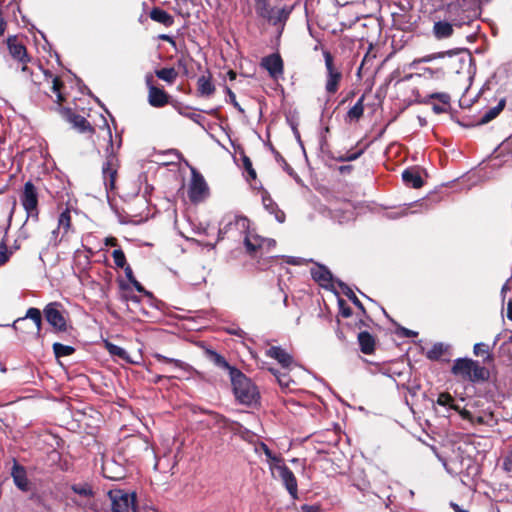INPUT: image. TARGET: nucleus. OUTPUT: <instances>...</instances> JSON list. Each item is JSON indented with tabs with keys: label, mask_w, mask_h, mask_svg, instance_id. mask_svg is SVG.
<instances>
[{
	"label": "nucleus",
	"mask_w": 512,
	"mask_h": 512,
	"mask_svg": "<svg viewBox=\"0 0 512 512\" xmlns=\"http://www.w3.org/2000/svg\"><path fill=\"white\" fill-rule=\"evenodd\" d=\"M234 224L240 234L244 235V245L250 254L269 253L271 248L276 245L275 240L263 238L250 231V221L246 217H234Z\"/></svg>",
	"instance_id": "nucleus-1"
},
{
	"label": "nucleus",
	"mask_w": 512,
	"mask_h": 512,
	"mask_svg": "<svg viewBox=\"0 0 512 512\" xmlns=\"http://www.w3.org/2000/svg\"><path fill=\"white\" fill-rule=\"evenodd\" d=\"M451 373L460 381L482 383L489 379V370L478 361L470 358H457L453 361Z\"/></svg>",
	"instance_id": "nucleus-2"
},
{
	"label": "nucleus",
	"mask_w": 512,
	"mask_h": 512,
	"mask_svg": "<svg viewBox=\"0 0 512 512\" xmlns=\"http://www.w3.org/2000/svg\"><path fill=\"white\" fill-rule=\"evenodd\" d=\"M231 380L234 395L239 403L247 406H253L258 403L260 396L257 387L242 372L232 370Z\"/></svg>",
	"instance_id": "nucleus-3"
},
{
	"label": "nucleus",
	"mask_w": 512,
	"mask_h": 512,
	"mask_svg": "<svg viewBox=\"0 0 512 512\" xmlns=\"http://www.w3.org/2000/svg\"><path fill=\"white\" fill-rule=\"evenodd\" d=\"M7 47L9 50V54L11 57L18 61L21 65V71L26 75L27 79H30L33 83L38 82V78L42 73L40 67L38 68V73H34L31 68L27 65L31 61L27 54L26 47L24 46L22 40H20L17 36L9 37L7 40Z\"/></svg>",
	"instance_id": "nucleus-4"
},
{
	"label": "nucleus",
	"mask_w": 512,
	"mask_h": 512,
	"mask_svg": "<svg viewBox=\"0 0 512 512\" xmlns=\"http://www.w3.org/2000/svg\"><path fill=\"white\" fill-rule=\"evenodd\" d=\"M322 54L327 72L325 90L328 94H335L342 80V73L335 67L334 58L328 50L323 49Z\"/></svg>",
	"instance_id": "nucleus-5"
},
{
	"label": "nucleus",
	"mask_w": 512,
	"mask_h": 512,
	"mask_svg": "<svg viewBox=\"0 0 512 512\" xmlns=\"http://www.w3.org/2000/svg\"><path fill=\"white\" fill-rule=\"evenodd\" d=\"M270 470L275 478L281 480V482L286 487L287 491L292 496V498H296L298 492V485L296 477L293 474V472L285 464H283L282 461L276 464L271 463Z\"/></svg>",
	"instance_id": "nucleus-6"
},
{
	"label": "nucleus",
	"mask_w": 512,
	"mask_h": 512,
	"mask_svg": "<svg viewBox=\"0 0 512 512\" xmlns=\"http://www.w3.org/2000/svg\"><path fill=\"white\" fill-rule=\"evenodd\" d=\"M112 512H135V494L123 490L109 492Z\"/></svg>",
	"instance_id": "nucleus-7"
},
{
	"label": "nucleus",
	"mask_w": 512,
	"mask_h": 512,
	"mask_svg": "<svg viewBox=\"0 0 512 512\" xmlns=\"http://www.w3.org/2000/svg\"><path fill=\"white\" fill-rule=\"evenodd\" d=\"M61 307L62 305L59 302H51L43 310L46 321L57 332H65L67 330V322L60 309Z\"/></svg>",
	"instance_id": "nucleus-8"
},
{
	"label": "nucleus",
	"mask_w": 512,
	"mask_h": 512,
	"mask_svg": "<svg viewBox=\"0 0 512 512\" xmlns=\"http://www.w3.org/2000/svg\"><path fill=\"white\" fill-rule=\"evenodd\" d=\"M439 57L446 58L445 68L455 73H460L465 65L472 60L470 56L465 55L459 49L439 52Z\"/></svg>",
	"instance_id": "nucleus-9"
},
{
	"label": "nucleus",
	"mask_w": 512,
	"mask_h": 512,
	"mask_svg": "<svg viewBox=\"0 0 512 512\" xmlns=\"http://www.w3.org/2000/svg\"><path fill=\"white\" fill-rule=\"evenodd\" d=\"M21 202L25 211L27 212L28 217L36 219L38 217V196L36 188L31 182H27L25 184L21 196Z\"/></svg>",
	"instance_id": "nucleus-10"
},
{
	"label": "nucleus",
	"mask_w": 512,
	"mask_h": 512,
	"mask_svg": "<svg viewBox=\"0 0 512 512\" xmlns=\"http://www.w3.org/2000/svg\"><path fill=\"white\" fill-rule=\"evenodd\" d=\"M208 195V186L203 176L192 170V178L189 186V198L192 202L198 203Z\"/></svg>",
	"instance_id": "nucleus-11"
},
{
	"label": "nucleus",
	"mask_w": 512,
	"mask_h": 512,
	"mask_svg": "<svg viewBox=\"0 0 512 512\" xmlns=\"http://www.w3.org/2000/svg\"><path fill=\"white\" fill-rule=\"evenodd\" d=\"M118 158L113 153H109L102 167V174L106 190L115 188V180L118 170Z\"/></svg>",
	"instance_id": "nucleus-12"
},
{
	"label": "nucleus",
	"mask_w": 512,
	"mask_h": 512,
	"mask_svg": "<svg viewBox=\"0 0 512 512\" xmlns=\"http://www.w3.org/2000/svg\"><path fill=\"white\" fill-rule=\"evenodd\" d=\"M266 355L275 359L284 370H291L295 365L292 355L279 346H271L266 350Z\"/></svg>",
	"instance_id": "nucleus-13"
},
{
	"label": "nucleus",
	"mask_w": 512,
	"mask_h": 512,
	"mask_svg": "<svg viewBox=\"0 0 512 512\" xmlns=\"http://www.w3.org/2000/svg\"><path fill=\"white\" fill-rule=\"evenodd\" d=\"M261 65L274 79H278L283 75V61L279 54H271L267 57H264L262 59Z\"/></svg>",
	"instance_id": "nucleus-14"
},
{
	"label": "nucleus",
	"mask_w": 512,
	"mask_h": 512,
	"mask_svg": "<svg viewBox=\"0 0 512 512\" xmlns=\"http://www.w3.org/2000/svg\"><path fill=\"white\" fill-rule=\"evenodd\" d=\"M153 357L158 361V362H161V363H164V364H168L171 366V368L177 372H179V374H175L173 375L172 377L173 378H181L183 376V374L185 373H190L192 368L189 364L181 361V360H178V359H174V358H168L160 353H155L153 355Z\"/></svg>",
	"instance_id": "nucleus-15"
},
{
	"label": "nucleus",
	"mask_w": 512,
	"mask_h": 512,
	"mask_svg": "<svg viewBox=\"0 0 512 512\" xmlns=\"http://www.w3.org/2000/svg\"><path fill=\"white\" fill-rule=\"evenodd\" d=\"M11 476L15 485L22 491H28L30 482L27 478L26 470L23 466L19 465L15 460L11 469Z\"/></svg>",
	"instance_id": "nucleus-16"
},
{
	"label": "nucleus",
	"mask_w": 512,
	"mask_h": 512,
	"mask_svg": "<svg viewBox=\"0 0 512 512\" xmlns=\"http://www.w3.org/2000/svg\"><path fill=\"white\" fill-rule=\"evenodd\" d=\"M149 85L148 102L153 107H163L168 103V95L163 89L157 88L150 84V80L147 79Z\"/></svg>",
	"instance_id": "nucleus-17"
},
{
	"label": "nucleus",
	"mask_w": 512,
	"mask_h": 512,
	"mask_svg": "<svg viewBox=\"0 0 512 512\" xmlns=\"http://www.w3.org/2000/svg\"><path fill=\"white\" fill-rule=\"evenodd\" d=\"M197 91L202 97H210L215 92V86L212 83V75L210 72H207L198 78Z\"/></svg>",
	"instance_id": "nucleus-18"
},
{
	"label": "nucleus",
	"mask_w": 512,
	"mask_h": 512,
	"mask_svg": "<svg viewBox=\"0 0 512 512\" xmlns=\"http://www.w3.org/2000/svg\"><path fill=\"white\" fill-rule=\"evenodd\" d=\"M312 278L321 286L328 288L332 286L333 276L331 272L324 266H317L311 269Z\"/></svg>",
	"instance_id": "nucleus-19"
},
{
	"label": "nucleus",
	"mask_w": 512,
	"mask_h": 512,
	"mask_svg": "<svg viewBox=\"0 0 512 512\" xmlns=\"http://www.w3.org/2000/svg\"><path fill=\"white\" fill-rule=\"evenodd\" d=\"M150 18L155 22L165 25L166 27H170L174 23V18L168 12L157 7L150 11Z\"/></svg>",
	"instance_id": "nucleus-20"
},
{
	"label": "nucleus",
	"mask_w": 512,
	"mask_h": 512,
	"mask_svg": "<svg viewBox=\"0 0 512 512\" xmlns=\"http://www.w3.org/2000/svg\"><path fill=\"white\" fill-rule=\"evenodd\" d=\"M27 318L31 319L34 322L37 329V333H39L42 328V316L40 310L34 307L29 308L27 310L25 317L19 318L13 323L14 328L17 329V324L24 321Z\"/></svg>",
	"instance_id": "nucleus-21"
},
{
	"label": "nucleus",
	"mask_w": 512,
	"mask_h": 512,
	"mask_svg": "<svg viewBox=\"0 0 512 512\" xmlns=\"http://www.w3.org/2000/svg\"><path fill=\"white\" fill-rule=\"evenodd\" d=\"M404 183L412 188H420L423 186V180L420 174L412 169H406L402 173Z\"/></svg>",
	"instance_id": "nucleus-22"
},
{
	"label": "nucleus",
	"mask_w": 512,
	"mask_h": 512,
	"mask_svg": "<svg viewBox=\"0 0 512 512\" xmlns=\"http://www.w3.org/2000/svg\"><path fill=\"white\" fill-rule=\"evenodd\" d=\"M291 12L292 7L288 6L282 8H274L267 21L273 25H277L286 21Z\"/></svg>",
	"instance_id": "nucleus-23"
},
{
	"label": "nucleus",
	"mask_w": 512,
	"mask_h": 512,
	"mask_svg": "<svg viewBox=\"0 0 512 512\" xmlns=\"http://www.w3.org/2000/svg\"><path fill=\"white\" fill-rule=\"evenodd\" d=\"M433 32L437 39L448 38L453 33V26L449 22L438 21L434 24Z\"/></svg>",
	"instance_id": "nucleus-24"
},
{
	"label": "nucleus",
	"mask_w": 512,
	"mask_h": 512,
	"mask_svg": "<svg viewBox=\"0 0 512 512\" xmlns=\"http://www.w3.org/2000/svg\"><path fill=\"white\" fill-rule=\"evenodd\" d=\"M360 349L365 354H370L374 350L375 341L372 335L366 331L358 334Z\"/></svg>",
	"instance_id": "nucleus-25"
},
{
	"label": "nucleus",
	"mask_w": 512,
	"mask_h": 512,
	"mask_svg": "<svg viewBox=\"0 0 512 512\" xmlns=\"http://www.w3.org/2000/svg\"><path fill=\"white\" fill-rule=\"evenodd\" d=\"M234 217H237L236 215H227L225 216L221 223H220V227H219V230H218V238L217 240H215V243H218V241L223 238V236L228 233L230 230L232 229H236V226L234 224Z\"/></svg>",
	"instance_id": "nucleus-26"
},
{
	"label": "nucleus",
	"mask_w": 512,
	"mask_h": 512,
	"mask_svg": "<svg viewBox=\"0 0 512 512\" xmlns=\"http://www.w3.org/2000/svg\"><path fill=\"white\" fill-rule=\"evenodd\" d=\"M505 100H501L495 107L490 108L485 114L481 117L479 124L484 125L495 119L500 112L504 109Z\"/></svg>",
	"instance_id": "nucleus-27"
},
{
	"label": "nucleus",
	"mask_w": 512,
	"mask_h": 512,
	"mask_svg": "<svg viewBox=\"0 0 512 512\" xmlns=\"http://www.w3.org/2000/svg\"><path fill=\"white\" fill-rule=\"evenodd\" d=\"M263 205L265 209L275 215V219L282 223L285 220V214L283 211L278 209L277 205L273 202V200L270 197H263Z\"/></svg>",
	"instance_id": "nucleus-28"
},
{
	"label": "nucleus",
	"mask_w": 512,
	"mask_h": 512,
	"mask_svg": "<svg viewBox=\"0 0 512 512\" xmlns=\"http://www.w3.org/2000/svg\"><path fill=\"white\" fill-rule=\"evenodd\" d=\"M255 11L257 15L265 20H268L274 7L270 6L269 0H254Z\"/></svg>",
	"instance_id": "nucleus-29"
},
{
	"label": "nucleus",
	"mask_w": 512,
	"mask_h": 512,
	"mask_svg": "<svg viewBox=\"0 0 512 512\" xmlns=\"http://www.w3.org/2000/svg\"><path fill=\"white\" fill-rule=\"evenodd\" d=\"M105 346L112 356L118 357L127 363H132L128 352L124 348L110 342H106Z\"/></svg>",
	"instance_id": "nucleus-30"
},
{
	"label": "nucleus",
	"mask_w": 512,
	"mask_h": 512,
	"mask_svg": "<svg viewBox=\"0 0 512 512\" xmlns=\"http://www.w3.org/2000/svg\"><path fill=\"white\" fill-rule=\"evenodd\" d=\"M72 501L86 511L92 510L94 512H99L94 495L90 496L89 498H73Z\"/></svg>",
	"instance_id": "nucleus-31"
},
{
	"label": "nucleus",
	"mask_w": 512,
	"mask_h": 512,
	"mask_svg": "<svg viewBox=\"0 0 512 512\" xmlns=\"http://www.w3.org/2000/svg\"><path fill=\"white\" fill-rule=\"evenodd\" d=\"M57 227L62 231V237H64L70 230L71 215L68 209H66L59 215Z\"/></svg>",
	"instance_id": "nucleus-32"
},
{
	"label": "nucleus",
	"mask_w": 512,
	"mask_h": 512,
	"mask_svg": "<svg viewBox=\"0 0 512 512\" xmlns=\"http://www.w3.org/2000/svg\"><path fill=\"white\" fill-rule=\"evenodd\" d=\"M155 74L159 79L170 84L174 83L178 76L174 68H162L160 70H156Z\"/></svg>",
	"instance_id": "nucleus-33"
},
{
	"label": "nucleus",
	"mask_w": 512,
	"mask_h": 512,
	"mask_svg": "<svg viewBox=\"0 0 512 512\" xmlns=\"http://www.w3.org/2000/svg\"><path fill=\"white\" fill-rule=\"evenodd\" d=\"M269 371L275 376L279 385L282 386L283 388H289L290 383L293 382L288 374L289 370L281 372L275 368H269Z\"/></svg>",
	"instance_id": "nucleus-34"
},
{
	"label": "nucleus",
	"mask_w": 512,
	"mask_h": 512,
	"mask_svg": "<svg viewBox=\"0 0 512 512\" xmlns=\"http://www.w3.org/2000/svg\"><path fill=\"white\" fill-rule=\"evenodd\" d=\"M255 452L256 453L263 452L265 454V456L267 457L269 465L271 463L276 464L278 462H281V460H282L279 456H276L275 454H273L272 451L268 448V446L263 442H261L255 446Z\"/></svg>",
	"instance_id": "nucleus-35"
},
{
	"label": "nucleus",
	"mask_w": 512,
	"mask_h": 512,
	"mask_svg": "<svg viewBox=\"0 0 512 512\" xmlns=\"http://www.w3.org/2000/svg\"><path fill=\"white\" fill-rule=\"evenodd\" d=\"M364 95H362L358 101L349 109L348 117L352 120H358L364 112Z\"/></svg>",
	"instance_id": "nucleus-36"
},
{
	"label": "nucleus",
	"mask_w": 512,
	"mask_h": 512,
	"mask_svg": "<svg viewBox=\"0 0 512 512\" xmlns=\"http://www.w3.org/2000/svg\"><path fill=\"white\" fill-rule=\"evenodd\" d=\"M338 285L341 288L342 292L353 302L355 306H357L359 309L364 311L363 304L361 301L357 298L353 290L348 287L345 283L338 281Z\"/></svg>",
	"instance_id": "nucleus-37"
},
{
	"label": "nucleus",
	"mask_w": 512,
	"mask_h": 512,
	"mask_svg": "<svg viewBox=\"0 0 512 512\" xmlns=\"http://www.w3.org/2000/svg\"><path fill=\"white\" fill-rule=\"evenodd\" d=\"M71 122L80 132L93 131L90 123L80 115H74L71 118Z\"/></svg>",
	"instance_id": "nucleus-38"
},
{
	"label": "nucleus",
	"mask_w": 512,
	"mask_h": 512,
	"mask_svg": "<svg viewBox=\"0 0 512 512\" xmlns=\"http://www.w3.org/2000/svg\"><path fill=\"white\" fill-rule=\"evenodd\" d=\"M72 490L78 495L77 498H89L94 495L91 486L88 484H75L72 486Z\"/></svg>",
	"instance_id": "nucleus-39"
},
{
	"label": "nucleus",
	"mask_w": 512,
	"mask_h": 512,
	"mask_svg": "<svg viewBox=\"0 0 512 512\" xmlns=\"http://www.w3.org/2000/svg\"><path fill=\"white\" fill-rule=\"evenodd\" d=\"M53 351L57 358L65 357L73 354L75 349L72 346L63 345L61 343H54L53 344Z\"/></svg>",
	"instance_id": "nucleus-40"
},
{
	"label": "nucleus",
	"mask_w": 512,
	"mask_h": 512,
	"mask_svg": "<svg viewBox=\"0 0 512 512\" xmlns=\"http://www.w3.org/2000/svg\"><path fill=\"white\" fill-rule=\"evenodd\" d=\"M114 466V463L112 461H104L102 464V473L104 477L112 480H117L122 478L121 472L119 473H113V470L111 468Z\"/></svg>",
	"instance_id": "nucleus-41"
},
{
	"label": "nucleus",
	"mask_w": 512,
	"mask_h": 512,
	"mask_svg": "<svg viewBox=\"0 0 512 512\" xmlns=\"http://www.w3.org/2000/svg\"><path fill=\"white\" fill-rule=\"evenodd\" d=\"M437 404L447 406L453 410H458L459 406L454 404V399L449 393H440L437 398Z\"/></svg>",
	"instance_id": "nucleus-42"
},
{
	"label": "nucleus",
	"mask_w": 512,
	"mask_h": 512,
	"mask_svg": "<svg viewBox=\"0 0 512 512\" xmlns=\"http://www.w3.org/2000/svg\"><path fill=\"white\" fill-rule=\"evenodd\" d=\"M19 248L20 244L18 243V240H15L12 246H8L6 243L2 242V264L7 262L14 251L18 250Z\"/></svg>",
	"instance_id": "nucleus-43"
},
{
	"label": "nucleus",
	"mask_w": 512,
	"mask_h": 512,
	"mask_svg": "<svg viewBox=\"0 0 512 512\" xmlns=\"http://www.w3.org/2000/svg\"><path fill=\"white\" fill-rule=\"evenodd\" d=\"M208 354L210 356V360L216 366H218L220 368H224V369H230L231 371L234 370L232 367H230V365L225 360V358L223 356H221L220 354H218L217 352H215V351H208Z\"/></svg>",
	"instance_id": "nucleus-44"
},
{
	"label": "nucleus",
	"mask_w": 512,
	"mask_h": 512,
	"mask_svg": "<svg viewBox=\"0 0 512 512\" xmlns=\"http://www.w3.org/2000/svg\"><path fill=\"white\" fill-rule=\"evenodd\" d=\"M446 351V346L443 343H436L428 351L427 356L429 359L436 360L440 358Z\"/></svg>",
	"instance_id": "nucleus-45"
},
{
	"label": "nucleus",
	"mask_w": 512,
	"mask_h": 512,
	"mask_svg": "<svg viewBox=\"0 0 512 512\" xmlns=\"http://www.w3.org/2000/svg\"><path fill=\"white\" fill-rule=\"evenodd\" d=\"M112 257L117 267L124 268L125 266H127L125 254L121 249H115L112 252Z\"/></svg>",
	"instance_id": "nucleus-46"
},
{
	"label": "nucleus",
	"mask_w": 512,
	"mask_h": 512,
	"mask_svg": "<svg viewBox=\"0 0 512 512\" xmlns=\"http://www.w3.org/2000/svg\"><path fill=\"white\" fill-rule=\"evenodd\" d=\"M430 99H437L444 105H449L450 96L447 93H432L426 97L425 103H428Z\"/></svg>",
	"instance_id": "nucleus-47"
},
{
	"label": "nucleus",
	"mask_w": 512,
	"mask_h": 512,
	"mask_svg": "<svg viewBox=\"0 0 512 512\" xmlns=\"http://www.w3.org/2000/svg\"><path fill=\"white\" fill-rule=\"evenodd\" d=\"M225 92L228 96V101L241 113H244V109L240 106V104L236 100L235 93L229 88L225 87Z\"/></svg>",
	"instance_id": "nucleus-48"
},
{
	"label": "nucleus",
	"mask_w": 512,
	"mask_h": 512,
	"mask_svg": "<svg viewBox=\"0 0 512 512\" xmlns=\"http://www.w3.org/2000/svg\"><path fill=\"white\" fill-rule=\"evenodd\" d=\"M63 238L64 237H62V231L57 227L52 230L49 243L53 246H57Z\"/></svg>",
	"instance_id": "nucleus-49"
},
{
	"label": "nucleus",
	"mask_w": 512,
	"mask_h": 512,
	"mask_svg": "<svg viewBox=\"0 0 512 512\" xmlns=\"http://www.w3.org/2000/svg\"><path fill=\"white\" fill-rule=\"evenodd\" d=\"M473 352L476 356L487 354L489 356V348L485 343H476L473 348Z\"/></svg>",
	"instance_id": "nucleus-50"
},
{
	"label": "nucleus",
	"mask_w": 512,
	"mask_h": 512,
	"mask_svg": "<svg viewBox=\"0 0 512 512\" xmlns=\"http://www.w3.org/2000/svg\"><path fill=\"white\" fill-rule=\"evenodd\" d=\"M456 411L460 414L462 419L467 420L471 423H474V416L472 415V413L470 411H468L466 409H460V408Z\"/></svg>",
	"instance_id": "nucleus-51"
},
{
	"label": "nucleus",
	"mask_w": 512,
	"mask_h": 512,
	"mask_svg": "<svg viewBox=\"0 0 512 512\" xmlns=\"http://www.w3.org/2000/svg\"><path fill=\"white\" fill-rule=\"evenodd\" d=\"M61 86H62V83L60 82V80L58 78H54L52 89H53L54 93H56L59 101L63 100L62 95L59 92Z\"/></svg>",
	"instance_id": "nucleus-52"
},
{
	"label": "nucleus",
	"mask_w": 512,
	"mask_h": 512,
	"mask_svg": "<svg viewBox=\"0 0 512 512\" xmlns=\"http://www.w3.org/2000/svg\"><path fill=\"white\" fill-rule=\"evenodd\" d=\"M244 165H245V168H246L247 172L249 173V175L252 178H255L256 177L255 170L252 168V164L248 158L244 159Z\"/></svg>",
	"instance_id": "nucleus-53"
},
{
	"label": "nucleus",
	"mask_w": 512,
	"mask_h": 512,
	"mask_svg": "<svg viewBox=\"0 0 512 512\" xmlns=\"http://www.w3.org/2000/svg\"><path fill=\"white\" fill-rule=\"evenodd\" d=\"M361 153H362L361 151L355 152V153H349L345 157H342L341 160L342 161H353V160L357 159L361 155Z\"/></svg>",
	"instance_id": "nucleus-54"
},
{
	"label": "nucleus",
	"mask_w": 512,
	"mask_h": 512,
	"mask_svg": "<svg viewBox=\"0 0 512 512\" xmlns=\"http://www.w3.org/2000/svg\"><path fill=\"white\" fill-rule=\"evenodd\" d=\"M446 106L447 105L444 104H433L432 109L436 114H441L446 111Z\"/></svg>",
	"instance_id": "nucleus-55"
},
{
	"label": "nucleus",
	"mask_w": 512,
	"mask_h": 512,
	"mask_svg": "<svg viewBox=\"0 0 512 512\" xmlns=\"http://www.w3.org/2000/svg\"><path fill=\"white\" fill-rule=\"evenodd\" d=\"M437 58H440L439 57V53H434V54H430V55H427L421 59H419L417 62H430L434 59H437Z\"/></svg>",
	"instance_id": "nucleus-56"
},
{
	"label": "nucleus",
	"mask_w": 512,
	"mask_h": 512,
	"mask_svg": "<svg viewBox=\"0 0 512 512\" xmlns=\"http://www.w3.org/2000/svg\"><path fill=\"white\" fill-rule=\"evenodd\" d=\"M125 275L129 282L133 281V279H136L133 275V271L129 265L124 267Z\"/></svg>",
	"instance_id": "nucleus-57"
},
{
	"label": "nucleus",
	"mask_w": 512,
	"mask_h": 512,
	"mask_svg": "<svg viewBox=\"0 0 512 512\" xmlns=\"http://www.w3.org/2000/svg\"><path fill=\"white\" fill-rule=\"evenodd\" d=\"M339 304H340V307H341V310H342V315H343L344 317H349V316H351L352 312H351L350 308H345V307H343V305H344V300H341V299H340V300H339Z\"/></svg>",
	"instance_id": "nucleus-58"
},
{
	"label": "nucleus",
	"mask_w": 512,
	"mask_h": 512,
	"mask_svg": "<svg viewBox=\"0 0 512 512\" xmlns=\"http://www.w3.org/2000/svg\"><path fill=\"white\" fill-rule=\"evenodd\" d=\"M105 245L106 246L116 247L117 246V239L114 238V237H107L105 239Z\"/></svg>",
	"instance_id": "nucleus-59"
},
{
	"label": "nucleus",
	"mask_w": 512,
	"mask_h": 512,
	"mask_svg": "<svg viewBox=\"0 0 512 512\" xmlns=\"http://www.w3.org/2000/svg\"><path fill=\"white\" fill-rule=\"evenodd\" d=\"M130 283L135 287V289L138 292H145L144 287L136 279H133V281H131Z\"/></svg>",
	"instance_id": "nucleus-60"
},
{
	"label": "nucleus",
	"mask_w": 512,
	"mask_h": 512,
	"mask_svg": "<svg viewBox=\"0 0 512 512\" xmlns=\"http://www.w3.org/2000/svg\"><path fill=\"white\" fill-rule=\"evenodd\" d=\"M159 38L164 40V41H167L170 44H172L173 46H175V41H174V39L171 36L166 35V34H162V35L159 36Z\"/></svg>",
	"instance_id": "nucleus-61"
},
{
	"label": "nucleus",
	"mask_w": 512,
	"mask_h": 512,
	"mask_svg": "<svg viewBox=\"0 0 512 512\" xmlns=\"http://www.w3.org/2000/svg\"><path fill=\"white\" fill-rule=\"evenodd\" d=\"M302 509H303L305 512H318V508H317V507H314V506L304 505V506L302 507Z\"/></svg>",
	"instance_id": "nucleus-62"
},
{
	"label": "nucleus",
	"mask_w": 512,
	"mask_h": 512,
	"mask_svg": "<svg viewBox=\"0 0 512 512\" xmlns=\"http://www.w3.org/2000/svg\"><path fill=\"white\" fill-rule=\"evenodd\" d=\"M451 507L455 512H468L467 510L462 509L458 504L451 503Z\"/></svg>",
	"instance_id": "nucleus-63"
},
{
	"label": "nucleus",
	"mask_w": 512,
	"mask_h": 512,
	"mask_svg": "<svg viewBox=\"0 0 512 512\" xmlns=\"http://www.w3.org/2000/svg\"><path fill=\"white\" fill-rule=\"evenodd\" d=\"M504 469L508 472L512 471V464L508 463L506 459L503 462Z\"/></svg>",
	"instance_id": "nucleus-64"
}]
</instances>
